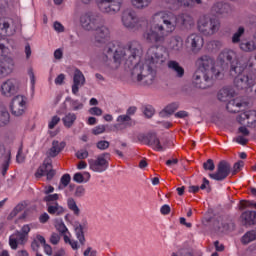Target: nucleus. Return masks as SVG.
<instances>
[{
	"label": "nucleus",
	"mask_w": 256,
	"mask_h": 256,
	"mask_svg": "<svg viewBox=\"0 0 256 256\" xmlns=\"http://www.w3.org/2000/svg\"><path fill=\"white\" fill-rule=\"evenodd\" d=\"M141 53V43L139 41H130L124 47L119 46L115 43H108L100 52L97 54V59L102 65L111 67L110 55H113L114 63L121 65L123 61H127L133 65V62Z\"/></svg>",
	"instance_id": "1"
},
{
	"label": "nucleus",
	"mask_w": 256,
	"mask_h": 256,
	"mask_svg": "<svg viewBox=\"0 0 256 256\" xmlns=\"http://www.w3.org/2000/svg\"><path fill=\"white\" fill-rule=\"evenodd\" d=\"M149 25L143 34L146 43H165V39L177 29L173 13L169 11L156 12L151 16Z\"/></svg>",
	"instance_id": "2"
},
{
	"label": "nucleus",
	"mask_w": 256,
	"mask_h": 256,
	"mask_svg": "<svg viewBox=\"0 0 256 256\" xmlns=\"http://www.w3.org/2000/svg\"><path fill=\"white\" fill-rule=\"evenodd\" d=\"M155 79H157L156 68L137 64L132 69V80L142 87H150L155 83Z\"/></svg>",
	"instance_id": "3"
},
{
	"label": "nucleus",
	"mask_w": 256,
	"mask_h": 256,
	"mask_svg": "<svg viewBox=\"0 0 256 256\" xmlns=\"http://www.w3.org/2000/svg\"><path fill=\"white\" fill-rule=\"evenodd\" d=\"M221 29V20L207 14L201 15L197 20V30L204 37H213Z\"/></svg>",
	"instance_id": "4"
},
{
	"label": "nucleus",
	"mask_w": 256,
	"mask_h": 256,
	"mask_svg": "<svg viewBox=\"0 0 256 256\" xmlns=\"http://www.w3.org/2000/svg\"><path fill=\"white\" fill-rule=\"evenodd\" d=\"M165 61H167V57L165 56L163 48L153 45L148 48L143 65H147V67H151L152 69H157V67H161Z\"/></svg>",
	"instance_id": "5"
},
{
	"label": "nucleus",
	"mask_w": 256,
	"mask_h": 256,
	"mask_svg": "<svg viewBox=\"0 0 256 256\" xmlns=\"http://www.w3.org/2000/svg\"><path fill=\"white\" fill-rule=\"evenodd\" d=\"M254 64L252 58L249 55H242L237 60L231 62L229 73L231 77H239L243 75L245 70L253 71Z\"/></svg>",
	"instance_id": "6"
},
{
	"label": "nucleus",
	"mask_w": 256,
	"mask_h": 256,
	"mask_svg": "<svg viewBox=\"0 0 256 256\" xmlns=\"http://www.w3.org/2000/svg\"><path fill=\"white\" fill-rule=\"evenodd\" d=\"M80 25L84 31H95L100 25H103V17L99 13L84 12L80 15Z\"/></svg>",
	"instance_id": "7"
},
{
	"label": "nucleus",
	"mask_w": 256,
	"mask_h": 256,
	"mask_svg": "<svg viewBox=\"0 0 256 256\" xmlns=\"http://www.w3.org/2000/svg\"><path fill=\"white\" fill-rule=\"evenodd\" d=\"M197 70L206 73L209 76L219 79L221 72L215 67V60L211 56L204 55L196 61Z\"/></svg>",
	"instance_id": "8"
},
{
	"label": "nucleus",
	"mask_w": 256,
	"mask_h": 256,
	"mask_svg": "<svg viewBox=\"0 0 256 256\" xmlns=\"http://www.w3.org/2000/svg\"><path fill=\"white\" fill-rule=\"evenodd\" d=\"M9 49L5 45L0 44V79H4L13 72L15 62L11 57L7 56Z\"/></svg>",
	"instance_id": "9"
},
{
	"label": "nucleus",
	"mask_w": 256,
	"mask_h": 256,
	"mask_svg": "<svg viewBox=\"0 0 256 256\" xmlns=\"http://www.w3.org/2000/svg\"><path fill=\"white\" fill-rule=\"evenodd\" d=\"M122 23L126 29H141L145 25V20L143 18H138L137 13L132 10H126L122 14Z\"/></svg>",
	"instance_id": "10"
},
{
	"label": "nucleus",
	"mask_w": 256,
	"mask_h": 256,
	"mask_svg": "<svg viewBox=\"0 0 256 256\" xmlns=\"http://www.w3.org/2000/svg\"><path fill=\"white\" fill-rule=\"evenodd\" d=\"M121 7H123L122 0H99L98 8L101 13H105L106 15H117L121 11Z\"/></svg>",
	"instance_id": "11"
},
{
	"label": "nucleus",
	"mask_w": 256,
	"mask_h": 256,
	"mask_svg": "<svg viewBox=\"0 0 256 256\" xmlns=\"http://www.w3.org/2000/svg\"><path fill=\"white\" fill-rule=\"evenodd\" d=\"M109 159H111V154H100L96 159L88 160L89 167L96 173H103V171H107V169H109Z\"/></svg>",
	"instance_id": "12"
},
{
	"label": "nucleus",
	"mask_w": 256,
	"mask_h": 256,
	"mask_svg": "<svg viewBox=\"0 0 256 256\" xmlns=\"http://www.w3.org/2000/svg\"><path fill=\"white\" fill-rule=\"evenodd\" d=\"M256 81V74L253 71H247L244 74H240L239 76H236L234 78V85L237 87V89L243 90V89H249L250 87H253L255 85Z\"/></svg>",
	"instance_id": "13"
},
{
	"label": "nucleus",
	"mask_w": 256,
	"mask_h": 256,
	"mask_svg": "<svg viewBox=\"0 0 256 256\" xmlns=\"http://www.w3.org/2000/svg\"><path fill=\"white\" fill-rule=\"evenodd\" d=\"M138 141L143 143V145H148L152 147L155 151H165V147L161 145V140H159V136L155 132H149L147 134H139Z\"/></svg>",
	"instance_id": "14"
},
{
	"label": "nucleus",
	"mask_w": 256,
	"mask_h": 256,
	"mask_svg": "<svg viewBox=\"0 0 256 256\" xmlns=\"http://www.w3.org/2000/svg\"><path fill=\"white\" fill-rule=\"evenodd\" d=\"M213 79L217 78L215 76H209V74L201 70H196L192 77V83L197 89H207Z\"/></svg>",
	"instance_id": "15"
},
{
	"label": "nucleus",
	"mask_w": 256,
	"mask_h": 256,
	"mask_svg": "<svg viewBox=\"0 0 256 256\" xmlns=\"http://www.w3.org/2000/svg\"><path fill=\"white\" fill-rule=\"evenodd\" d=\"M185 45L192 53L197 55L199 51L203 49V45H205V40L201 34L192 33L187 36L185 40Z\"/></svg>",
	"instance_id": "16"
},
{
	"label": "nucleus",
	"mask_w": 256,
	"mask_h": 256,
	"mask_svg": "<svg viewBox=\"0 0 256 256\" xmlns=\"http://www.w3.org/2000/svg\"><path fill=\"white\" fill-rule=\"evenodd\" d=\"M231 174V164L225 160H221L217 165L215 173H210V179L214 181H225L226 178Z\"/></svg>",
	"instance_id": "17"
},
{
	"label": "nucleus",
	"mask_w": 256,
	"mask_h": 256,
	"mask_svg": "<svg viewBox=\"0 0 256 256\" xmlns=\"http://www.w3.org/2000/svg\"><path fill=\"white\" fill-rule=\"evenodd\" d=\"M46 175L47 181H51L55 177V170L53 169V160L50 157L46 158L43 164L37 169L35 173L36 179H41Z\"/></svg>",
	"instance_id": "18"
},
{
	"label": "nucleus",
	"mask_w": 256,
	"mask_h": 256,
	"mask_svg": "<svg viewBox=\"0 0 256 256\" xmlns=\"http://www.w3.org/2000/svg\"><path fill=\"white\" fill-rule=\"evenodd\" d=\"M10 109L12 115L15 117H21V115L25 113V109H27V100L21 95L14 97Z\"/></svg>",
	"instance_id": "19"
},
{
	"label": "nucleus",
	"mask_w": 256,
	"mask_h": 256,
	"mask_svg": "<svg viewBox=\"0 0 256 256\" xmlns=\"http://www.w3.org/2000/svg\"><path fill=\"white\" fill-rule=\"evenodd\" d=\"M176 27L179 25L182 29H191L195 26V18L187 12L178 15L173 14Z\"/></svg>",
	"instance_id": "20"
},
{
	"label": "nucleus",
	"mask_w": 256,
	"mask_h": 256,
	"mask_svg": "<svg viewBox=\"0 0 256 256\" xmlns=\"http://www.w3.org/2000/svg\"><path fill=\"white\" fill-rule=\"evenodd\" d=\"M17 91H19V87L15 79H8L1 85V94L4 97H13V95H16Z\"/></svg>",
	"instance_id": "21"
},
{
	"label": "nucleus",
	"mask_w": 256,
	"mask_h": 256,
	"mask_svg": "<svg viewBox=\"0 0 256 256\" xmlns=\"http://www.w3.org/2000/svg\"><path fill=\"white\" fill-rule=\"evenodd\" d=\"M94 31H96L94 36L95 43H99L100 45H103L107 43V41H109L111 32L109 31V28L107 26H103V24H101Z\"/></svg>",
	"instance_id": "22"
},
{
	"label": "nucleus",
	"mask_w": 256,
	"mask_h": 256,
	"mask_svg": "<svg viewBox=\"0 0 256 256\" xmlns=\"http://www.w3.org/2000/svg\"><path fill=\"white\" fill-rule=\"evenodd\" d=\"M210 11L212 15H217L218 17H225L226 15H229V13H231V6L224 2H215L212 5Z\"/></svg>",
	"instance_id": "23"
},
{
	"label": "nucleus",
	"mask_w": 256,
	"mask_h": 256,
	"mask_svg": "<svg viewBox=\"0 0 256 256\" xmlns=\"http://www.w3.org/2000/svg\"><path fill=\"white\" fill-rule=\"evenodd\" d=\"M243 227H253L256 225V211L246 210L240 216Z\"/></svg>",
	"instance_id": "24"
},
{
	"label": "nucleus",
	"mask_w": 256,
	"mask_h": 256,
	"mask_svg": "<svg viewBox=\"0 0 256 256\" xmlns=\"http://www.w3.org/2000/svg\"><path fill=\"white\" fill-rule=\"evenodd\" d=\"M85 85V75L81 70L76 69L73 77V85H72V93L73 95H77L79 93V87H83Z\"/></svg>",
	"instance_id": "25"
},
{
	"label": "nucleus",
	"mask_w": 256,
	"mask_h": 256,
	"mask_svg": "<svg viewBox=\"0 0 256 256\" xmlns=\"http://www.w3.org/2000/svg\"><path fill=\"white\" fill-rule=\"evenodd\" d=\"M4 157V163L2 164V175L5 177L7 171H9V165L11 163V150H6L5 146L0 145V158Z\"/></svg>",
	"instance_id": "26"
},
{
	"label": "nucleus",
	"mask_w": 256,
	"mask_h": 256,
	"mask_svg": "<svg viewBox=\"0 0 256 256\" xmlns=\"http://www.w3.org/2000/svg\"><path fill=\"white\" fill-rule=\"evenodd\" d=\"M218 59L220 63H222V65L224 63H226V65H229V64L231 65L233 61H237L239 58H237V53H235V51L224 50L219 54Z\"/></svg>",
	"instance_id": "27"
},
{
	"label": "nucleus",
	"mask_w": 256,
	"mask_h": 256,
	"mask_svg": "<svg viewBox=\"0 0 256 256\" xmlns=\"http://www.w3.org/2000/svg\"><path fill=\"white\" fill-rule=\"evenodd\" d=\"M167 67L168 69L173 71V73H175L178 79H182V77H185V68H183L181 64H179V62L175 60H169L167 63Z\"/></svg>",
	"instance_id": "28"
},
{
	"label": "nucleus",
	"mask_w": 256,
	"mask_h": 256,
	"mask_svg": "<svg viewBox=\"0 0 256 256\" xmlns=\"http://www.w3.org/2000/svg\"><path fill=\"white\" fill-rule=\"evenodd\" d=\"M25 243H27V241L26 239L21 238V234L19 233V231L14 232L9 237V245L14 251H17L19 245H25Z\"/></svg>",
	"instance_id": "29"
},
{
	"label": "nucleus",
	"mask_w": 256,
	"mask_h": 256,
	"mask_svg": "<svg viewBox=\"0 0 256 256\" xmlns=\"http://www.w3.org/2000/svg\"><path fill=\"white\" fill-rule=\"evenodd\" d=\"M247 119V124L256 127V111L248 110L240 114V123Z\"/></svg>",
	"instance_id": "30"
},
{
	"label": "nucleus",
	"mask_w": 256,
	"mask_h": 256,
	"mask_svg": "<svg viewBox=\"0 0 256 256\" xmlns=\"http://www.w3.org/2000/svg\"><path fill=\"white\" fill-rule=\"evenodd\" d=\"M239 47L244 53H253V51H256V42L251 39H243L239 43Z\"/></svg>",
	"instance_id": "31"
},
{
	"label": "nucleus",
	"mask_w": 256,
	"mask_h": 256,
	"mask_svg": "<svg viewBox=\"0 0 256 256\" xmlns=\"http://www.w3.org/2000/svg\"><path fill=\"white\" fill-rule=\"evenodd\" d=\"M117 123L115 125L116 129H127V127H131L133 125V120L129 115H120L117 117Z\"/></svg>",
	"instance_id": "32"
},
{
	"label": "nucleus",
	"mask_w": 256,
	"mask_h": 256,
	"mask_svg": "<svg viewBox=\"0 0 256 256\" xmlns=\"http://www.w3.org/2000/svg\"><path fill=\"white\" fill-rule=\"evenodd\" d=\"M169 49H171V51H175L176 53L183 51V38H181V36H173L170 39Z\"/></svg>",
	"instance_id": "33"
},
{
	"label": "nucleus",
	"mask_w": 256,
	"mask_h": 256,
	"mask_svg": "<svg viewBox=\"0 0 256 256\" xmlns=\"http://www.w3.org/2000/svg\"><path fill=\"white\" fill-rule=\"evenodd\" d=\"M234 95L235 91L232 88H222L218 92V99L219 101L227 103V101H231V99H233Z\"/></svg>",
	"instance_id": "34"
},
{
	"label": "nucleus",
	"mask_w": 256,
	"mask_h": 256,
	"mask_svg": "<svg viewBox=\"0 0 256 256\" xmlns=\"http://www.w3.org/2000/svg\"><path fill=\"white\" fill-rule=\"evenodd\" d=\"M65 142H59L57 140H54L52 142V147L49 150V157H57L60 152L65 149Z\"/></svg>",
	"instance_id": "35"
},
{
	"label": "nucleus",
	"mask_w": 256,
	"mask_h": 256,
	"mask_svg": "<svg viewBox=\"0 0 256 256\" xmlns=\"http://www.w3.org/2000/svg\"><path fill=\"white\" fill-rule=\"evenodd\" d=\"M47 211L50 215H56V217H59L65 213V208L63 206L59 205L58 202L54 204H48Z\"/></svg>",
	"instance_id": "36"
},
{
	"label": "nucleus",
	"mask_w": 256,
	"mask_h": 256,
	"mask_svg": "<svg viewBox=\"0 0 256 256\" xmlns=\"http://www.w3.org/2000/svg\"><path fill=\"white\" fill-rule=\"evenodd\" d=\"M241 107H243V103L239 102L238 99H234L228 102L226 109L229 113H239Z\"/></svg>",
	"instance_id": "37"
},
{
	"label": "nucleus",
	"mask_w": 256,
	"mask_h": 256,
	"mask_svg": "<svg viewBox=\"0 0 256 256\" xmlns=\"http://www.w3.org/2000/svg\"><path fill=\"white\" fill-rule=\"evenodd\" d=\"M11 120V115L7 108L0 106V127H5V125H9V121Z\"/></svg>",
	"instance_id": "38"
},
{
	"label": "nucleus",
	"mask_w": 256,
	"mask_h": 256,
	"mask_svg": "<svg viewBox=\"0 0 256 256\" xmlns=\"http://www.w3.org/2000/svg\"><path fill=\"white\" fill-rule=\"evenodd\" d=\"M252 241H256V230L246 232L241 238V243L243 245H249Z\"/></svg>",
	"instance_id": "39"
},
{
	"label": "nucleus",
	"mask_w": 256,
	"mask_h": 256,
	"mask_svg": "<svg viewBox=\"0 0 256 256\" xmlns=\"http://www.w3.org/2000/svg\"><path fill=\"white\" fill-rule=\"evenodd\" d=\"M89 179H91V174L89 172H77L73 176V181H75L76 183H87Z\"/></svg>",
	"instance_id": "40"
},
{
	"label": "nucleus",
	"mask_w": 256,
	"mask_h": 256,
	"mask_svg": "<svg viewBox=\"0 0 256 256\" xmlns=\"http://www.w3.org/2000/svg\"><path fill=\"white\" fill-rule=\"evenodd\" d=\"M9 27H11L9 20L0 19V35H2V37L11 35V32H9Z\"/></svg>",
	"instance_id": "41"
},
{
	"label": "nucleus",
	"mask_w": 256,
	"mask_h": 256,
	"mask_svg": "<svg viewBox=\"0 0 256 256\" xmlns=\"http://www.w3.org/2000/svg\"><path fill=\"white\" fill-rule=\"evenodd\" d=\"M67 207L70 209V211L73 212L76 217H79L81 215V209H79V206H77V202L74 198H68L67 199Z\"/></svg>",
	"instance_id": "42"
},
{
	"label": "nucleus",
	"mask_w": 256,
	"mask_h": 256,
	"mask_svg": "<svg viewBox=\"0 0 256 256\" xmlns=\"http://www.w3.org/2000/svg\"><path fill=\"white\" fill-rule=\"evenodd\" d=\"M134 9H147L153 0H130Z\"/></svg>",
	"instance_id": "43"
},
{
	"label": "nucleus",
	"mask_w": 256,
	"mask_h": 256,
	"mask_svg": "<svg viewBox=\"0 0 256 256\" xmlns=\"http://www.w3.org/2000/svg\"><path fill=\"white\" fill-rule=\"evenodd\" d=\"M64 126L67 127V129H71L73 127V123L77 121V116L74 113H68L63 119Z\"/></svg>",
	"instance_id": "44"
},
{
	"label": "nucleus",
	"mask_w": 256,
	"mask_h": 256,
	"mask_svg": "<svg viewBox=\"0 0 256 256\" xmlns=\"http://www.w3.org/2000/svg\"><path fill=\"white\" fill-rule=\"evenodd\" d=\"M37 241H39V243L43 245L44 252L46 253V255H53V248H51V245L47 244L45 237L38 234Z\"/></svg>",
	"instance_id": "45"
},
{
	"label": "nucleus",
	"mask_w": 256,
	"mask_h": 256,
	"mask_svg": "<svg viewBox=\"0 0 256 256\" xmlns=\"http://www.w3.org/2000/svg\"><path fill=\"white\" fill-rule=\"evenodd\" d=\"M173 9H179V7H192L191 0H170Z\"/></svg>",
	"instance_id": "46"
},
{
	"label": "nucleus",
	"mask_w": 256,
	"mask_h": 256,
	"mask_svg": "<svg viewBox=\"0 0 256 256\" xmlns=\"http://www.w3.org/2000/svg\"><path fill=\"white\" fill-rule=\"evenodd\" d=\"M242 35H245V27L240 26V27H238L237 31L232 36V43L240 44Z\"/></svg>",
	"instance_id": "47"
},
{
	"label": "nucleus",
	"mask_w": 256,
	"mask_h": 256,
	"mask_svg": "<svg viewBox=\"0 0 256 256\" xmlns=\"http://www.w3.org/2000/svg\"><path fill=\"white\" fill-rule=\"evenodd\" d=\"M83 229V225L81 224L75 227V233L81 245H85V233L83 232Z\"/></svg>",
	"instance_id": "48"
},
{
	"label": "nucleus",
	"mask_w": 256,
	"mask_h": 256,
	"mask_svg": "<svg viewBox=\"0 0 256 256\" xmlns=\"http://www.w3.org/2000/svg\"><path fill=\"white\" fill-rule=\"evenodd\" d=\"M43 201L46 203V206L53 205L59 201V194H48L44 197Z\"/></svg>",
	"instance_id": "49"
},
{
	"label": "nucleus",
	"mask_w": 256,
	"mask_h": 256,
	"mask_svg": "<svg viewBox=\"0 0 256 256\" xmlns=\"http://www.w3.org/2000/svg\"><path fill=\"white\" fill-rule=\"evenodd\" d=\"M69 183H71V175L64 174L60 179V185L58 186V189H65Z\"/></svg>",
	"instance_id": "50"
},
{
	"label": "nucleus",
	"mask_w": 256,
	"mask_h": 256,
	"mask_svg": "<svg viewBox=\"0 0 256 256\" xmlns=\"http://www.w3.org/2000/svg\"><path fill=\"white\" fill-rule=\"evenodd\" d=\"M31 232V227L29 225H24L21 228V231L19 233L21 234L20 239H26V241H29V233Z\"/></svg>",
	"instance_id": "51"
},
{
	"label": "nucleus",
	"mask_w": 256,
	"mask_h": 256,
	"mask_svg": "<svg viewBox=\"0 0 256 256\" xmlns=\"http://www.w3.org/2000/svg\"><path fill=\"white\" fill-rule=\"evenodd\" d=\"M66 101H70V107L73 109V111H79V109H83V103L79 102V100L67 98Z\"/></svg>",
	"instance_id": "52"
},
{
	"label": "nucleus",
	"mask_w": 256,
	"mask_h": 256,
	"mask_svg": "<svg viewBox=\"0 0 256 256\" xmlns=\"http://www.w3.org/2000/svg\"><path fill=\"white\" fill-rule=\"evenodd\" d=\"M256 209V202L249 201V200H242L240 201V209Z\"/></svg>",
	"instance_id": "53"
},
{
	"label": "nucleus",
	"mask_w": 256,
	"mask_h": 256,
	"mask_svg": "<svg viewBox=\"0 0 256 256\" xmlns=\"http://www.w3.org/2000/svg\"><path fill=\"white\" fill-rule=\"evenodd\" d=\"M179 109V105L177 103H171L164 108V113L168 115H173L174 111Z\"/></svg>",
	"instance_id": "54"
},
{
	"label": "nucleus",
	"mask_w": 256,
	"mask_h": 256,
	"mask_svg": "<svg viewBox=\"0 0 256 256\" xmlns=\"http://www.w3.org/2000/svg\"><path fill=\"white\" fill-rule=\"evenodd\" d=\"M242 167H245V162H243V160L236 162L233 166V170L231 171L232 175H237V173L241 171Z\"/></svg>",
	"instance_id": "55"
},
{
	"label": "nucleus",
	"mask_w": 256,
	"mask_h": 256,
	"mask_svg": "<svg viewBox=\"0 0 256 256\" xmlns=\"http://www.w3.org/2000/svg\"><path fill=\"white\" fill-rule=\"evenodd\" d=\"M203 169H205V171H215V162H213V159H208L204 162Z\"/></svg>",
	"instance_id": "56"
},
{
	"label": "nucleus",
	"mask_w": 256,
	"mask_h": 256,
	"mask_svg": "<svg viewBox=\"0 0 256 256\" xmlns=\"http://www.w3.org/2000/svg\"><path fill=\"white\" fill-rule=\"evenodd\" d=\"M109 146L110 143L107 140H100L96 144L97 149H100V151H105L106 149H109Z\"/></svg>",
	"instance_id": "57"
},
{
	"label": "nucleus",
	"mask_w": 256,
	"mask_h": 256,
	"mask_svg": "<svg viewBox=\"0 0 256 256\" xmlns=\"http://www.w3.org/2000/svg\"><path fill=\"white\" fill-rule=\"evenodd\" d=\"M55 227H56L57 231H59V233H61V235H64V237H65V233H67V231H68L67 226H65V223L57 222Z\"/></svg>",
	"instance_id": "58"
},
{
	"label": "nucleus",
	"mask_w": 256,
	"mask_h": 256,
	"mask_svg": "<svg viewBox=\"0 0 256 256\" xmlns=\"http://www.w3.org/2000/svg\"><path fill=\"white\" fill-rule=\"evenodd\" d=\"M85 196V186H77L74 192V197L80 198Z\"/></svg>",
	"instance_id": "59"
},
{
	"label": "nucleus",
	"mask_w": 256,
	"mask_h": 256,
	"mask_svg": "<svg viewBox=\"0 0 256 256\" xmlns=\"http://www.w3.org/2000/svg\"><path fill=\"white\" fill-rule=\"evenodd\" d=\"M60 121H61V118H59V116H54L48 124L49 129H55V127L59 125Z\"/></svg>",
	"instance_id": "60"
},
{
	"label": "nucleus",
	"mask_w": 256,
	"mask_h": 256,
	"mask_svg": "<svg viewBox=\"0 0 256 256\" xmlns=\"http://www.w3.org/2000/svg\"><path fill=\"white\" fill-rule=\"evenodd\" d=\"M105 125H98L92 129L93 135H101V133H105Z\"/></svg>",
	"instance_id": "61"
},
{
	"label": "nucleus",
	"mask_w": 256,
	"mask_h": 256,
	"mask_svg": "<svg viewBox=\"0 0 256 256\" xmlns=\"http://www.w3.org/2000/svg\"><path fill=\"white\" fill-rule=\"evenodd\" d=\"M144 115L145 117H147L148 119H151V117H153V115H155V109H153L151 106H147L144 109Z\"/></svg>",
	"instance_id": "62"
},
{
	"label": "nucleus",
	"mask_w": 256,
	"mask_h": 256,
	"mask_svg": "<svg viewBox=\"0 0 256 256\" xmlns=\"http://www.w3.org/2000/svg\"><path fill=\"white\" fill-rule=\"evenodd\" d=\"M64 241H65V243H69V245L72 247V249H74V250L79 249L77 241L71 240L70 238H68L67 235L64 236Z\"/></svg>",
	"instance_id": "63"
},
{
	"label": "nucleus",
	"mask_w": 256,
	"mask_h": 256,
	"mask_svg": "<svg viewBox=\"0 0 256 256\" xmlns=\"http://www.w3.org/2000/svg\"><path fill=\"white\" fill-rule=\"evenodd\" d=\"M77 159H87L89 157V152L87 150H79L76 152Z\"/></svg>",
	"instance_id": "64"
}]
</instances>
